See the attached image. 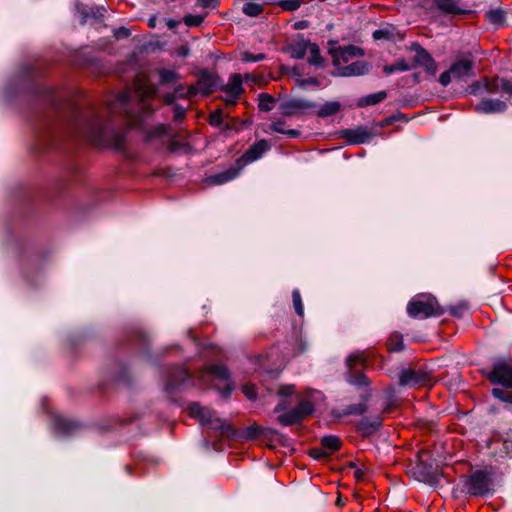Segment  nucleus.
I'll return each mask as SVG.
<instances>
[{
	"mask_svg": "<svg viewBox=\"0 0 512 512\" xmlns=\"http://www.w3.org/2000/svg\"><path fill=\"white\" fill-rule=\"evenodd\" d=\"M411 50L415 52L412 68L419 66L427 73L434 75L437 71V64L431 55L417 43L412 44Z\"/></svg>",
	"mask_w": 512,
	"mask_h": 512,
	"instance_id": "obj_9",
	"label": "nucleus"
},
{
	"mask_svg": "<svg viewBox=\"0 0 512 512\" xmlns=\"http://www.w3.org/2000/svg\"><path fill=\"white\" fill-rule=\"evenodd\" d=\"M206 374L222 382V387H219V389H222L223 394L226 396L230 394L232 382L229 371L224 365H212L207 369Z\"/></svg>",
	"mask_w": 512,
	"mask_h": 512,
	"instance_id": "obj_11",
	"label": "nucleus"
},
{
	"mask_svg": "<svg viewBox=\"0 0 512 512\" xmlns=\"http://www.w3.org/2000/svg\"><path fill=\"white\" fill-rule=\"evenodd\" d=\"M185 114V110L182 108L177 107L175 112V119L180 120Z\"/></svg>",
	"mask_w": 512,
	"mask_h": 512,
	"instance_id": "obj_53",
	"label": "nucleus"
},
{
	"mask_svg": "<svg viewBox=\"0 0 512 512\" xmlns=\"http://www.w3.org/2000/svg\"><path fill=\"white\" fill-rule=\"evenodd\" d=\"M177 25H178V22L175 20L170 19L167 21V26L169 29H174L177 27Z\"/></svg>",
	"mask_w": 512,
	"mask_h": 512,
	"instance_id": "obj_56",
	"label": "nucleus"
},
{
	"mask_svg": "<svg viewBox=\"0 0 512 512\" xmlns=\"http://www.w3.org/2000/svg\"><path fill=\"white\" fill-rule=\"evenodd\" d=\"M385 36V32L383 30H376L374 33H373V37L375 39H381Z\"/></svg>",
	"mask_w": 512,
	"mask_h": 512,
	"instance_id": "obj_55",
	"label": "nucleus"
},
{
	"mask_svg": "<svg viewBox=\"0 0 512 512\" xmlns=\"http://www.w3.org/2000/svg\"><path fill=\"white\" fill-rule=\"evenodd\" d=\"M322 447L327 451V453L332 454L336 450H338L341 446V441L336 436H325L321 440Z\"/></svg>",
	"mask_w": 512,
	"mask_h": 512,
	"instance_id": "obj_30",
	"label": "nucleus"
},
{
	"mask_svg": "<svg viewBox=\"0 0 512 512\" xmlns=\"http://www.w3.org/2000/svg\"><path fill=\"white\" fill-rule=\"evenodd\" d=\"M306 43V40H301L292 46V55L295 58L301 59L306 57V49H304V44Z\"/></svg>",
	"mask_w": 512,
	"mask_h": 512,
	"instance_id": "obj_38",
	"label": "nucleus"
},
{
	"mask_svg": "<svg viewBox=\"0 0 512 512\" xmlns=\"http://www.w3.org/2000/svg\"><path fill=\"white\" fill-rule=\"evenodd\" d=\"M216 87V78L210 74H202L197 82L189 88L191 95H209Z\"/></svg>",
	"mask_w": 512,
	"mask_h": 512,
	"instance_id": "obj_12",
	"label": "nucleus"
},
{
	"mask_svg": "<svg viewBox=\"0 0 512 512\" xmlns=\"http://www.w3.org/2000/svg\"><path fill=\"white\" fill-rule=\"evenodd\" d=\"M160 81L162 83H172L176 82L177 74L173 70L160 69L159 70Z\"/></svg>",
	"mask_w": 512,
	"mask_h": 512,
	"instance_id": "obj_34",
	"label": "nucleus"
},
{
	"mask_svg": "<svg viewBox=\"0 0 512 512\" xmlns=\"http://www.w3.org/2000/svg\"><path fill=\"white\" fill-rule=\"evenodd\" d=\"M285 122L277 120L271 123L270 130L273 132L287 135L289 138H297L300 135V131L296 129H284Z\"/></svg>",
	"mask_w": 512,
	"mask_h": 512,
	"instance_id": "obj_27",
	"label": "nucleus"
},
{
	"mask_svg": "<svg viewBox=\"0 0 512 512\" xmlns=\"http://www.w3.org/2000/svg\"><path fill=\"white\" fill-rule=\"evenodd\" d=\"M244 79H245L246 81L253 80L252 75H250V74H245V76L243 77V80H244Z\"/></svg>",
	"mask_w": 512,
	"mask_h": 512,
	"instance_id": "obj_59",
	"label": "nucleus"
},
{
	"mask_svg": "<svg viewBox=\"0 0 512 512\" xmlns=\"http://www.w3.org/2000/svg\"><path fill=\"white\" fill-rule=\"evenodd\" d=\"M266 58L265 54H252L248 51L242 53V60L244 62H260Z\"/></svg>",
	"mask_w": 512,
	"mask_h": 512,
	"instance_id": "obj_41",
	"label": "nucleus"
},
{
	"mask_svg": "<svg viewBox=\"0 0 512 512\" xmlns=\"http://www.w3.org/2000/svg\"><path fill=\"white\" fill-rule=\"evenodd\" d=\"M82 136L97 146L116 150H122L125 147L124 133L107 128L99 117L93 118L86 124Z\"/></svg>",
	"mask_w": 512,
	"mask_h": 512,
	"instance_id": "obj_2",
	"label": "nucleus"
},
{
	"mask_svg": "<svg viewBox=\"0 0 512 512\" xmlns=\"http://www.w3.org/2000/svg\"><path fill=\"white\" fill-rule=\"evenodd\" d=\"M243 393L249 400H254L257 397L256 388L252 384H245L243 385Z\"/></svg>",
	"mask_w": 512,
	"mask_h": 512,
	"instance_id": "obj_42",
	"label": "nucleus"
},
{
	"mask_svg": "<svg viewBox=\"0 0 512 512\" xmlns=\"http://www.w3.org/2000/svg\"><path fill=\"white\" fill-rule=\"evenodd\" d=\"M204 20L201 15L188 14L184 17V23L189 27L199 26Z\"/></svg>",
	"mask_w": 512,
	"mask_h": 512,
	"instance_id": "obj_40",
	"label": "nucleus"
},
{
	"mask_svg": "<svg viewBox=\"0 0 512 512\" xmlns=\"http://www.w3.org/2000/svg\"><path fill=\"white\" fill-rule=\"evenodd\" d=\"M427 374L422 371L406 369L400 373L399 384L401 386L416 387L426 383Z\"/></svg>",
	"mask_w": 512,
	"mask_h": 512,
	"instance_id": "obj_13",
	"label": "nucleus"
},
{
	"mask_svg": "<svg viewBox=\"0 0 512 512\" xmlns=\"http://www.w3.org/2000/svg\"><path fill=\"white\" fill-rule=\"evenodd\" d=\"M390 351H400L403 348V338L400 334H392L387 342Z\"/></svg>",
	"mask_w": 512,
	"mask_h": 512,
	"instance_id": "obj_33",
	"label": "nucleus"
},
{
	"mask_svg": "<svg viewBox=\"0 0 512 512\" xmlns=\"http://www.w3.org/2000/svg\"><path fill=\"white\" fill-rule=\"evenodd\" d=\"M275 99L268 93H260L258 95V107L261 111L269 112L273 109Z\"/></svg>",
	"mask_w": 512,
	"mask_h": 512,
	"instance_id": "obj_31",
	"label": "nucleus"
},
{
	"mask_svg": "<svg viewBox=\"0 0 512 512\" xmlns=\"http://www.w3.org/2000/svg\"><path fill=\"white\" fill-rule=\"evenodd\" d=\"M239 171H240V167L239 168H229L223 172L213 175L210 178V180L213 184L221 185V184H224L228 181L235 179L238 176Z\"/></svg>",
	"mask_w": 512,
	"mask_h": 512,
	"instance_id": "obj_24",
	"label": "nucleus"
},
{
	"mask_svg": "<svg viewBox=\"0 0 512 512\" xmlns=\"http://www.w3.org/2000/svg\"><path fill=\"white\" fill-rule=\"evenodd\" d=\"M156 23H157V17L156 16H152V17L149 18L148 26L150 28H155L156 27Z\"/></svg>",
	"mask_w": 512,
	"mask_h": 512,
	"instance_id": "obj_54",
	"label": "nucleus"
},
{
	"mask_svg": "<svg viewBox=\"0 0 512 512\" xmlns=\"http://www.w3.org/2000/svg\"><path fill=\"white\" fill-rule=\"evenodd\" d=\"M346 364L349 370L347 374V380L350 383L357 386H366L369 384L367 377L358 371V368H362L365 364L363 354L358 353L350 355L346 360Z\"/></svg>",
	"mask_w": 512,
	"mask_h": 512,
	"instance_id": "obj_6",
	"label": "nucleus"
},
{
	"mask_svg": "<svg viewBox=\"0 0 512 512\" xmlns=\"http://www.w3.org/2000/svg\"><path fill=\"white\" fill-rule=\"evenodd\" d=\"M116 37L117 38H120V37H128L130 35V32L128 29L126 28H121L119 29L117 32H116Z\"/></svg>",
	"mask_w": 512,
	"mask_h": 512,
	"instance_id": "obj_52",
	"label": "nucleus"
},
{
	"mask_svg": "<svg viewBox=\"0 0 512 512\" xmlns=\"http://www.w3.org/2000/svg\"><path fill=\"white\" fill-rule=\"evenodd\" d=\"M473 62L468 59H461L456 61L450 67L452 76L457 80H466L472 76Z\"/></svg>",
	"mask_w": 512,
	"mask_h": 512,
	"instance_id": "obj_14",
	"label": "nucleus"
},
{
	"mask_svg": "<svg viewBox=\"0 0 512 512\" xmlns=\"http://www.w3.org/2000/svg\"><path fill=\"white\" fill-rule=\"evenodd\" d=\"M453 76H452V72H450V69L443 72L440 77H439V82L441 85L443 86H447L450 84L451 80H452Z\"/></svg>",
	"mask_w": 512,
	"mask_h": 512,
	"instance_id": "obj_46",
	"label": "nucleus"
},
{
	"mask_svg": "<svg viewBox=\"0 0 512 512\" xmlns=\"http://www.w3.org/2000/svg\"><path fill=\"white\" fill-rule=\"evenodd\" d=\"M362 55H363V51L359 47L349 45V46H345V47H340L339 49H337L335 51L334 61L338 64H340L341 62L347 63L350 60H352L353 58L362 56Z\"/></svg>",
	"mask_w": 512,
	"mask_h": 512,
	"instance_id": "obj_18",
	"label": "nucleus"
},
{
	"mask_svg": "<svg viewBox=\"0 0 512 512\" xmlns=\"http://www.w3.org/2000/svg\"><path fill=\"white\" fill-rule=\"evenodd\" d=\"M407 313L413 318L424 319L443 313L435 297L421 294L414 297L407 305Z\"/></svg>",
	"mask_w": 512,
	"mask_h": 512,
	"instance_id": "obj_4",
	"label": "nucleus"
},
{
	"mask_svg": "<svg viewBox=\"0 0 512 512\" xmlns=\"http://www.w3.org/2000/svg\"><path fill=\"white\" fill-rule=\"evenodd\" d=\"M313 411V402L309 399V397H305L299 400L295 408L280 414L278 416V421L283 426H291L301 422L303 419L311 415Z\"/></svg>",
	"mask_w": 512,
	"mask_h": 512,
	"instance_id": "obj_5",
	"label": "nucleus"
},
{
	"mask_svg": "<svg viewBox=\"0 0 512 512\" xmlns=\"http://www.w3.org/2000/svg\"><path fill=\"white\" fill-rule=\"evenodd\" d=\"M263 5L264 4L248 1L243 4L242 11L249 17H257L263 12Z\"/></svg>",
	"mask_w": 512,
	"mask_h": 512,
	"instance_id": "obj_29",
	"label": "nucleus"
},
{
	"mask_svg": "<svg viewBox=\"0 0 512 512\" xmlns=\"http://www.w3.org/2000/svg\"><path fill=\"white\" fill-rule=\"evenodd\" d=\"M188 413L195 418L203 427L217 430L221 436L232 439L236 435L235 428L225 420L219 418L216 413L207 407H203L198 403H191L188 406Z\"/></svg>",
	"mask_w": 512,
	"mask_h": 512,
	"instance_id": "obj_3",
	"label": "nucleus"
},
{
	"mask_svg": "<svg viewBox=\"0 0 512 512\" xmlns=\"http://www.w3.org/2000/svg\"><path fill=\"white\" fill-rule=\"evenodd\" d=\"M292 299H293V305H294V309H295L296 313L299 316H303L304 315V307H303L301 295L298 290H294L292 292Z\"/></svg>",
	"mask_w": 512,
	"mask_h": 512,
	"instance_id": "obj_37",
	"label": "nucleus"
},
{
	"mask_svg": "<svg viewBox=\"0 0 512 512\" xmlns=\"http://www.w3.org/2000/svg\"><path fill=\"white\" fill-rule=\"evenodd\" d=\"M327 455H329V453H327V451L324 452L320 449H313L311 451V456L314 457L315 459H319V458L327 456Z\"/></svg>",
	"mask_w": 512,
	"mask_h": 512,
	"instance_id": "obj_50",
	"label": "nucleus"
},
{
	"mask_svg": "<svg viewBox=\"0 0 512 512\" xmlns=\"http://www.w3.org/2000/svg\"><path fill=\"white\" fill-rule=\"evenodd\" d=\"M342 109V105L338 101H330L321 105L317 111V116L327 118L336 115Z\"/></svg>",
	"mask_w": 512,
	"mask_h": 512,
	"instance_id": "obj_23",
	"label": "nucleus"
},
{
	"mask_svg": "<svg viewBox=\"0 0 512 512\" xmlns=\"http://www.w3.org/2000/svg\"><path fill=\"white\" fill-rule=\"evenodd\" d=\"M219 0H197V5L202 8H216Z\"/></svg>",
	"mask_w": 512,
	"mask_h": 512,
	"instance_id": "obj_45",
	"label": "nucleus"
},
{
	"mask_svg": "<svg viewBox=\"0 0 512 512\" xmlns=\"http://www.w3.org/2000/svg\"><path fill=\"white\" fill-rule=\"evenodd\" d=\"M468 491L473 495H483L488 491V483L483 474H474L468 482Z\"/></svg>",
	"mask_w": 512,
	"mask_h": 512,
	"instance_id": "obj_19",
	"label": "nucleus"
},
{
	"mask_svg": "<svg viewBox=\"0 0 512 512\" xmlns=\"http://www.w3.org/2000/svg\"><path fill=\"white\" fill-rule=\"evenodd\" d=\"M492 395L495 398L500 399L501 401L512 404V392H510V391H506L501 388H494L492 390Z\"/></svg>",
	"mask_w": 512,
	"mask_h": 512,
	"instance_id": "obj_35",
	"label": "nucleus"
},
{
	"mask_svg": "<svg viewBox=\"0 0 512 512\" xmlns=\"http://www.w3.org/2000/svg\"><path fill=\"white\" fill-rule=\"evenodd\" d=\"M386 97L387 93L385 91H380L361 98L358 105L361 107L375 105L382 102Z\"/></svg>",
	"mask_w": 512,
	"mask_h": 512,
	"instance_id": "obj_28",
	"label": "nucleus"
},
{
	"mask_svg": "<svg viewBox=\"0 0 512 512\" xmlns=\"http://www.w3.org/2000/svg\"><path fill=\"white\" fill-rule=\"evenodd\" d=\"M256 436H257V428L250 427V428L247 429V431H246V438L253 439Z\"/></svg>",
	"mask_w": 512,
	"mask_h": 512,
	"instance_id": "obj_51",
	"label": "nucleus"
},
{
	"mask_svg": "<svg viewBox=\"0 0 512 512\" xmlns=\"http://www.w3.org/2000/svg\"><path fill=\"white\" fill-rule=\"evenodd\" d=\"M372 426H373L374 429H376V428H378L380 426V422L374 423Z\"/></svg>",
	"mask_w": 512,
	"mask_h": 512,
	"instance_id": "obj_60",
	"label": "nucleus"
},
{
	"mask_svg": "<svg viewBox=\"0 0 512 512\" xmlns=\"http://www.w3.org/2000/svg\"><path fill=\"white\" fill-rule=\"evenodd\" d=\"M271 146L267 140L262 139L254 143L243 155L240 159H238L237 163L239 166H244L249 163H252L262 157V155L270 150Z\"/></svg>",
	"mask_w": 512,
	"mask_h": 512,
	"instance_id": "obj_10",
	"label": "nucleus"
},
{
	"mask_svg": "<svg viewBox=\"0 0 512 512\" xmlns=\"http://www.w3.org/2000/svg\"><path fill=\"white\" fill-rule=\"evenodd\" d=\"M302 0H282L279 7L284 11H295L301 6Z\"/></svg>",
	"mask_w": 512,
	"mask_h": 512,
	"instance_id": "obj_36",
	"label": "nucleus"
},
{
	"mask_svg": "<svg viewBox=\"0 0 512 512\" xmlns=\"http://www.w3.org/2000/svg\"><path fill=\"white\" fill-rule=\"evenodd\" d=\"M65 431L70 432L72 428L70 426L64 427Z\"/></svg>",
	"mask_w": 512,
	"mask_h": 512,
	"instance_id": "obj_61",
	"label": "nucleus"
},
{
	"mask_svg": "<svg viewBox=\"0 0 512 512\" xmlns=\"http://www.w3.org/2000/svg\"><path fill=\"white\" fill-rule=\"evenodd\" d=\"M367 410V406L365 403H358V404H352V405H349L347 408H346V411L345 413L347 415H352V414H355V415H361L363 414L365 411Z\"/></svg>",
	"mask_w": 512,
	"mask_h": 512,
	"instance_id": "obj_39",
	"label": "nucleus"
},
{
	"mask_svg": "<svg viewBox=\"0 0 512 512\" xmlns=\"http://www.w3.org/2000/svg\"><path fill=\"white\" fill-rule=\"evenodd\" d=\"M449 313L457 318L464 317L469 311V305L465 301H460L456 304L449 306Z\"/></svg>",
	"mask_w": 512,
	"mask_h": 512,
	"instance_id": "obj_32",
	"label": "nucleus"
},
{
	"mask_svg": "<svg viewBox=\"0 0 512 512\" xmlns=\"http://www.w3.org/2000/svg\"><path fill=\"white\" fill-rule=\"evenodd\" d=\"M435 5L445 14L458 15L465 12L456 0H435Z\"/></svg>",
	"mask_w": 512,
	"mask_h": 512,
	"instance_id": "obj_21",
	"label": "nucleus"
},
{
	"mask_svg": "<svg viewBox=\"0 0 512 512\" xmlns=\"http://www.w3.org/2000/svg\"><path fill=\"white\" fill-rule=\"evenodd\" d=\"M506 107L507 105L505 101L498 99H484L478 104L477 109L484 113H498L503 112Z\"/></svg>",
	"mask_w": 512,
	"mask_h": 512,
	"instance_id": "obj_20",
	"label": "nucleus"
},
{
	"mask_svg": "<svg viewBox=\"0 0 512 512\" xmlns=\"http://www.w3.org/2000/svg\"><path fill=\"white\" fill-rule=\"evenodd\" d=\"M176 53L179 57L185 58L189 55L190 50L186 45H181L177 48Z\"/></svg>",
	"mask_w": 512,
	"mask_h": 512,
	"instance_id": "obj_48",
	"label": "nucleus"
},
{
	"mask_svg": "<svg viewBox=\"0 0 512 512\" xmlns=\"http://www.w3.org/2000/svg\"><path fill=\"white\" fill-rule=\"evenodd\" d=\"M294 389L295 387L293 385L281 386L279 388L278 394L280 396H290L294 393Z\"/></svg>",
	"mask_w": 512,
	"mask_h": 512,
	"instance_id": "obj_47",
	"label": "nucleus"
},
{
	"mask_svg": "<svg viewBox=\"0 0 512 512\" xmlns=\"http://www.w3.org/2000/svg\"><path fill=\"white\" fill-rule=\"evenodd\" d=\"M315 103L301 99V98H294V99H288L286 101H283L280 104V112L282 115L287 117L292 116H301L306 111L315 108Z\"/></svg>",
	"mask_w": 512,
	"mask_h": 512,
	"instance_id": "obj_8",
	"label": "nucleus"
},
{
	"mask_svg": "<svg viewBox=\"0 0 512 512\" xmlns=\"http://www.w3.org/2000/svg\"><path fill=\"white\" fill-rule=\"evenodd\" d=\"M156 87L146 77H138L134 90H126L118 95L115 105L119 107L130 127H138L142 118L151 113L147 104L156 94Z\"/></svg>",
	"mask_w": 512,
	"mask_h": 512,
	"instance_id": "obj_1",
	"label": "nucleus"
},
{
	"mask_svg": "<svg viewBox=\"0 0 512 512\" xmlns=\"http://www.w3.org/2000/svg\"><path fill=\"white\" fill-rule=\"evenodd\" d=\"M488 378L493 384L512 387V365L504 360L495 362Z\"/></svg>",
	"mask_w": 512,
	"mask_h": 512,
	"instance_id": "obj_7",
	"label": "nucleus"
},
{
	"mask_svg": "<svg viewBox=\"0 0 512 512\" xmlns=\"http://www.w3.org/2000/svg\"><path fill=\"white\" fill-rule=\"evenodd\" d=\"M181 374H182L181 381H184L185 378L188 376V373H187V371L183 370V371H181Z\"/></svg>",
	"mask_w": 512,
	"mask_h": 512,
	"instance_id": "obj_58",
	"label": "nucleus"
},
{
	"mask_svg": "<svg viewBox=\"0 0 512 512\" xmlns=\"http://www.w3.org/2000/svg\"><path fill=\"white\" fill-rule=\"evenodd\" d=\"M487 17L492 23H499L503 20L504 14L500 10H492L488 12Z\"/></svg>",
	"mask_w": 512,
	"mask_h": 512,
	"instance_id": "obj_43",
	"label": "nucleus"
},
{
	"mask_svg": "<svg viewBox=\"0 0 512 512\" xmlns=\"http://www.w3.org/2000/svg\"><path fill=\"white\" fill-rule=\"evenodd\" d=\"M222 122H223V118H222V112L220 110H217V111H214L213 113H211V115H210V124L211 125L219 126L220 124H222Z\"/></svg>",
	"mask_w": 512,
	"mask_h": 512,
	"instance_id": "obj_44",
	"label": "nucleus"
},
{
	"mask_svg": "<svg viewBox=\"0 0 512 512\" xmlns=\"http://www.w3.org/2000/svg\"><path fill=\"white\" fill-rule=\"evenodd\" d=\"M223 100L226 103V105H235L239 98L234 99L233 94L225 93V97L223 98Z\"/></svg>",
	"mask_w": 512,
	"mask_h": 512,
	"instance_id": "obj_49",
	"label": "nucleus"
},
{
	"mask_svg": "<svg viewBox=\"0 0 512 512\" xmlns=\"http://www.w3.org/2000/svg\"><path fill=\"white\" fill-rule=\"evenodd\" d=\"M368 71V64L364 61H355L341 69L343 76H359Z\"/></svg>",
	"mask_w": 512,
	"mask_h": 512,
	"instance_id": "obj_22",
	"label": "nucleus"
},
{
	"mask_svg": "<svg viewBox=\"0 0 512 512\" xmlns=\"http://www.w3.org/2000/svg\"><path fill=\"white\" fill-rule=\"evenodd\" d=\"M285 408H286V407H285L284 403H283V402H281V403H279V404L275 407L274 411L278 413V412H281V411L285 410Z\"/></svg>",
	"mask_w": 512,
	"mask_h": 512,
	"instance_id": "obj_57",
	"label": "nucleus"
},
{
	"mask_svg": "<svg viewBox=\"0 0 512 512\" xmlns=\"http://www.w3.org/2000/svg\"><path fill=\"white\" fill-rule=\"evenodd\" d=\"M341 137L350 144H363L371 139V133L364 128L346 129L341 132Z\"/></svg>",
	"mask_w": 512,
	"mask_h": 512,
	"instance_id": "obj_15",
	"label": "nucleus"
},
{
	"mask_svg": "<svg viewBox=\"0 0 512 512\" xmlns=\"http://www.w3.org/2000/svg\"><path fill=\"white\" fill-rule=\"evenodd\" d=\"M304 49H306V58L310 64L316 66L322 64L320 49L316 44L307 41V43L304 44Z\"/></svg>",
	"mask_w": 512,
	"mask_h": 512,
	"instance_id": "obj_25",
	"label": "nucleus"
},
{
	"mask_svg": "<svg viewBox=\"0 0 512 512\" xmlns=\"http://www.w3.org/2000/svg\"><path fill=\"white\" fill-rule=\"evenodd\" d=\"M485 89L489 93H506L512 94V84L502 78H492L485 80Z\"/></svg>",
	"mask_w": 512,
	"mask_h": 512,
	"instance_id": "obj_17",
	"label": "nucleus"
},
{
	"mask_svg": "<svg viewBox=\"0 0 512 512\" xmlns=\"http://www.w3.org/2000/svg\"><path fill=\"white\" fill-rule=\"evenodd\" d=\"M411 69H412L411 64H409L405 59H399L391 65L384 66L383 72L386 75H390L395 72H405V71H409Z\"/></svg>",
	"mask_w": 512,
	"mask_h": 512,
	"instance_id": "obj_26",
	"label": "nucleus"
},
{
	"mask_svg": "<svg viewBox=\"0 0 512 512\" xmlns=\"http://www.w3.org/2000/svg\"><path fill=\"white\" fill-rule=\"evenodd\" d=\"M242 84L243 76L239 73H235L229 77L228 82L222 86L221 91L224 93L233 94L234 99L240 98V96L244 93Z\"/></svg>",
	"mask_w": 512,
	"mask_h": 512,
	"instance_id": "obj_16",
	"label": "nucleus"
}]
</instances>
